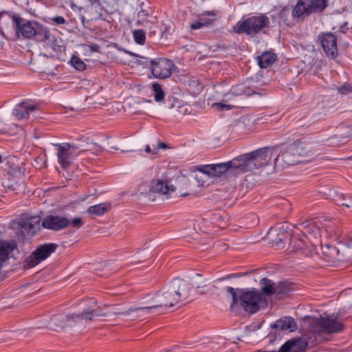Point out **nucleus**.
I'll return each mask as SVG.
<instances>
[{"instance_id":"obj_8","label":"nucleus","mask_w":352,"mask_h":352,"mask_svg":"<svg viewBox=\"0 0 352 352\" xmlns=\"http://www.w3.org/2000/svg\"><path fill=\"white\" fill-rule=\"evenodd\" d=\"M270 20L268 17L264 14H260L239 21L233 28V30L237 34L245 33L249 36H254L268 26Z\"/></svg>"},{"instance_id":"obj_56","label":"nucleus","mask_w":352,"mask_h":352,"mask_svg":"<svg viewBox=\"0 0 352 352\" xmlns=\"http://www.w3.org/2000/svg\"><path fill=\"white\" fill-rule=\"evenodd\" d=\"M145 151L146 153H151L153 154H156L157 153V148H155L153 149V151H151L150 146L148 145H147L145 148Z\"/></svg>"},{"instance_id":"obj_62","label":"nucleus","mask_w":352,"mask_h":352,"mask_svg":"<svg viewBox=\"0 0 352 352\" xmlns=\"http://www.w3.org/2000/svg\"><path fill=\"white\" fill-rule=\"evenodd\" d=\"M92 302L95 305V306H96L97 302L96 300H92Z\"/></svg>"},{"instance_id":"obj_64","label":"nucleus","mask_w":352,"mask_h":352,"mask_svg":"<svg viewBox=\"0 0 352 352\" xmlns=\"http://www.w3.org/2000/svg\"><path fill=\"white\" fill-rule=\"evenodd\" d=\"M2 162V157L1 155H0V163Z\"/></svg>"},{"instance_id":"obj_29","label":"nucleus","mask_w":352,"mask_h":352,"mask_svg":"<svg viewBox=\"0 0 352 352\" xmlns=\"http://www.w3.org/2000/svg\"><path fill=\"white\" fill-rule=\"evenodd\" d=\"M288 227L286 228L283 226L279 228L278 232L276 233V237L273 238V232H276V230H274L271 228L267 233V235L270 238H271L272 241L276 244H279L280 243H285L288 236L290 235V233L287 232Z\"/></svg>"},{"instance_id":"obj_42","label":"nucleus","mask_w":352,"mask_h":352,"mask_svg":"<svg viewBox=\"0 0 352 352\" xmlns=\"http://www.w3.org/2000/svg\"><path fill=\"white\" fill-rule=\"evenodd\" d=\"M133 37L135 41L140 45H143L145 42V32L142 30H135Z\"/></svg>"},{"instance_id":"obj_6","label":"nucleus","mask_w":352,"mask_h":352,"mask_svg":"<svg viewBox=\"0 0 352 352\" xmlns=\"http://www.w3.org/2000/svg\"><path fill=\"white\" fill-rule=\"evenodd\" d=\"M180 302L177 292L173 289L171 281L161 290L157 292L151 298L150 305L131 308L127 311L120 313L124 316H128L131 312L142 311L146 314H151L153 310L162 307H173Z\"/></svg>"},{"instance_id":"obj_55","label":"nucleus","mask_w":352,"mask_h":352,"mask_svg":"<svg viewBox=\"0 0 352 352\" xmlns=\"http://www.w3.org/2000/svg\"><path fill=\"white\" fill-rule=\"evenodd\" d=\"M287 12H289V9L285 8L280 13V19H283L284 16L286 15Z\"/></svg>"},{"instance_id":"obj_9","label":"nucleus","mask_w":352,"mask_h":352,"mask_svg":"<svg viewBox=\"0 0 352 352\" xmlns=\"http://www.w3.org/2000/svg\"><path fill=\"white\" fill-rule=\"evenodd\" d=\"M327 6V0H298L292 9V17L302 19L311 12L322 11Z\"/></svg>"},{"instance_id":"obj_14","label":"nucleus","mask_w":352,"mask_h":352,"mask_svg":"<svg viewBox=\"0 0 352 352\" xmlns=\"http://www.w3.org/2000/svg\"><path fill=\"white\" fill-rule=\"evenodd\" d=\"M339 250L334 246L329 244L325 245V249L322 250V256L315 252L311 254V257L316 262L315 265L318 267L331 265L338 260Z\"/></svg>"},{"instance_id":"obj_50","label":"nucleus","mask_w":352,"mask_h":352,"mask_svg":"<svg viewBox=\"0 0 352 352\" xmlns=\"http://www.w3.org/2000/svg\"><path fill=\"white\" fill-rule=\"evenodd\" d=\"M252 181L251 182H249L248 179L247 178H245L243 180V182H242V185L244 186L245 185L246 186V188H252L254 186V185L255 184V181L253 177L251 178Z\"/></svg>"},{"instance_id":"obj_61","label":"nucleus","mask_w":352,"mask_h":352,"mask_svg":"<svg viewBox=\"0 0 352 352\" xmlns=\"http://www.w3.org/2000/svg\"><path fill=\"white\" fill-rule=\"evenodd\" d=\"M175 107V104H171L170 106L169 107L170 109H173Z\"/></svg>"},{"instance_id":"obj_20","label":"nucleus","mask_w":352,"mask_h":352,"mask_svg":"<svg viewBox=\"0 0 352 352\" xmlns=\"http://www.w3.org/2000/svg\"><path fill=\"white\" fill-rule=\"evenodd\" d=\"M289 248L291 252H300L305 256H311V254H312L311 245L307 244L303 238L297 237L295 234H293L290 239Z\"/></svg>"},{"instance_id":"obj_12","label":"nucleus","mask_w":352,"mask_h":352,"mask_svg":"<svg viewBox=\"0 0 352 352\" xmlns=\"http://www.w3.org/2000/svg\"><path fill=\"white\" fill-rule=\"evenodd\" d=\"M151 72L156 78L164 79L172 74L173 62L167 58H158L151 60Z\"/></svg>"},{"instance_id":"obj_33","label":"nucleus","mask_w":352,"mask_h":352,"mask_svg":"<svg viewBox=\"0 0 352 352\" xmlns=\"http://www.w3.org/2000/svg\"><path fill=\"white\" fill-rule=\"evenodd\" d=\"M333 200L338 206L352 209V197L349 195L336 192L333 195Z\"/></svg>"},{"instance_id":"obj_16","label":"nucleus","mask_w":352,"mask_h":352,"mask_svg":"<svg viewBox=\"0 0 352 352\" xmlns=\"http://www.w3.org/2000/svg\"><path fill=\"white\" fill-rule=\"evenodd\" d=\"M70 221L65 217L49 214L42 221L44 228L54 231L60 230L69 226Z\"/></svg>"},{"instance_id":"obj_2","label":"nucleus","mask_w":352,"mask_h":352,"mask_svg":"<svg viewBox=\"0 0 352 352\" xmlns=\"http://www.w3.org/2000/svg\"><path fill=\"white\" fill-rule=\"evenodd\" d=\"M13 21L18 37L32 38L37 42L45 43L55 52L61 50V45H58L57 38L47 27L36 21H28L16 16H13Z\"/></svg>"},{"instance_id":"obj_54","label":"nucleus","mask_w":352,"mask_h":352,"mask_svg":"<svg viewBox=\"0 0 352 352\" xmlns=\"http://www.w3.org/2000/svg\"><path fill=\"white\" fill-rule=\"evenodd\" d=\"M70 6L73 10H78L79 12H81V11H82L84 9L82 7H78L74 2H71Z\"/></svg>"},{"instance_id":"obj_30","label":"nucleus","mask_w":352,"mask_h":352,"mask_svg":"<svg viewBox=\"0 0 352 352\" xmlns=\"http://www.w3.org/2000/svg\"><path fill=\"white\" fill-rule=\"evenodd\" d=\"M260 285L261 287L258 292L261 293V296H270L275 294L276 285H275L273 280L266 277L263 278L260 280Z\"/></svg>"},{"instance_id":"obj_7","label":"nucleus","mask_w":352,"mask_h":352,"mask_svg":"<svg viewBox=\"0 0 352 352\" xmlns=\"http://www.w3.org/2000/svg\"><path fill=\"white\" fill-rule=\"evenodd\" d=\"M176 188L173 185H168V180L155 178L148 184H142L139 186L138 191L141 195L153 201L159 197H164L168 199Z\"/></svg>"},{"instance_id":"obj_11","label":"nucleus","mask_w":352,"mask_h":352,"mask_svg":"<svg viewBox=\"0 0 352 352\" xmlns=\"http://www.w3.org/2000/svg\"><path fill=\"white\" fill-rule=\"evenodd\" d=\"M222 177H190L188 179L190 191L182 195H186L201 192L204 189L210 188L212 190L218 182H221Z\"/></svg>"},{"instance_id":"obj_10","label":"nucleus","mask_w":352,"mask_h":352,"mask_svg":"<svg viewBox=\"0 0 352 352\" xmlns=\"http://www.w3.org/2000/svg\"><path fill=\"white\" fill-rule=\"evenodd\" d=\"M58 247L56 243H45L38 246L25 260V268H32L48 258Z\"/></svg>"},{"instance_id":"obj_51","label":"nucleus","mask_w":352,"mask_h":352,"mask_svg":"<svg viewBox=\"0 0 352 352\" xmlns=\"http://www.w3.org/2000/svg\"><path fill=\"white\" fill-rule=\"evenodd\" d=\"M202 27H204V26H203L202 23L200 19L198 21L195 22L190 25V28L192 30H197V29L201 28Z\"/></svg>"},{"instance_id":"obj_3","label":"nucleus","mask_w":352,"mask_h":352,"mask_svg":"<svg viewBox=\"0 0 352 352\" xmlns=\"http://www.w3.org/2000/svg\"><path fill=\"white\" fill-rule=\"evenodd\" d=\"M295 228L300 231L302 236L305 238L313 248L321 244V237H336L338 230L335 225L326 217H316L298 223Z\"/></svg>"},{"instance_id":"obj_34","label":"nucleus","mask_w":352,"mask_h":352,"mask_svg":"<svg viewBox=\"0 0 352 352\" xmlns=\"http://www.w3.org/2000/svg\"><path fill=\"white\" fill-rule=\"evenodd\" d=\"M110 208V205L105 203L91 206L87 209V213L93 217L102 216L106 213Z\"/></svg>"},{"instance_id":"obj_5","label":"nucleus","mask_w":352,"mask_h":352,"mask_svg":"<svg viewBox=\"0 0 352 352\" xmlns=\"http://www.w3.org/2000/svg\"><path fill=\"white\" fill-rule=\"evenodd\" d=\"M226 291L232 296L230 309H233L238 303L248 313L253 314L260 309V303H267L266 298L261 296V293L254 289H248L227 287Z\"/></svg>"},{"instance_id":"obj_15","label":"nucleus","mask_w":352,"mask_h":352,"mask_svg":"<svg viewBox=\"0 0 352 352\" xmlns=\"http://www.w3.org/2000/svg\"><path fill=\"white\" fill-rule=\"evenodd\" d=\"M242 94H245L250 96V91H241L238 92L236 88H233L230 92L223 96V98L219 102H215L212 104V107H217L220 111L230 110L235 107H237L239 103L236 101V97Z\"/></svg>"},{"instance_id":"obj_1","label":"nucleus","mask_w":352,"mask_h":352,"mask_svg":"<svg viewBox=\"0 0 352 352\" xmlns=\"http://www.w3.org/2000/svg\"><path fill=\"white\" fill-rule=\"evenodd\" d=\"M298 162L300 159L290 144L284 151L278 147H263L240 155L227 162L192 166L188 170H179L176 175L186 176L199 172L208 176H222L225 173L267 176L280 174L284 169Z\"/></svg>"},{"instance_id":"obj_47","label":"nucleus","mask_w":352,"mask_h":352,"mask_svg":"<svg viewBox=\"0 0 352 352\" xmlns=\"http://www.w3.org/2000/svg\"><path fill=\"white\" fill-rule=\"evenodd\" d=\"M247 273H244V274H242V273H236V274H230L226 276H223V277H221V278H219L217 280V281H223V280H229V279H231V278H239V277H241L243 276H245Z\"/></svg>"},{"instance_id":"obj_32","label":"nucleus","mask_w":352,"mask_h":352,"mask_svg":"<svg viewBox=\"0 0 352 352\" xmlns=\"http://www.w3.org/2000/svg\"><path fill=\"white\" fill-rule=\"evenodd\" d=\"M276 54L271 52H263L261 56H257L258 64L261 68H267L276 60Z\"/></svg>"},{"instance_id":"obj_40","label":"nucleus","mask_w":352,"mask_h":352,"mask_svg":"<svg viewBox=\"0 0 352 352\" xmlns=\"http://www.w3.org/2000/svg\"><path fill=\"white\" fill-rule=\"evenodd\" d=\"M70 62L72 65L78 71H82L86 67L85 63L76 56L73 55Z\"/></svg>"},{"instance_id":"obj_21","label":"nucleus","mask_w":352,"mask_h":352,"mask_svg":"<svg viewBox=\"0 0 352 352\" xmlns=\"http://www.w3.org/2000/svg\"><path fill=\"white\" fill-rule=\"evenodd\" d=\"M307 342L301 338H295L287 341L277 352H305Z\"/></svg>"},{"instance_id":"obj_59","label":"nucleus","mask_w":352,"mask_h":352,"mask_svg":"<svg viewBox=\"0 0 352 352\" xmlns=\"http://www.w3.org/2000/svg\"><path fill=\"white\" fill-rule=\"evenodd\" d=\"M205 14L208 16H215V14L214 13L213 11H208V12H205Z\"/></svg>"},{"instance_id":"obj_49","label":"nucleus","mask_w":352,"mask_h":352,"mask_svg":"<svg viewBox=\"0 0 352 352\" xmlns=\"http://www.w3.org/2000/svg\"><path fill=\"white\" fill-rule=\"evenodd\" d=\"M51 20L56 25H62L65 23V19L60 16L53 17L51 19Z\"/></svg>"},{"instance_id":"obj_27","label":"nucleus","mask_w":352,"mask_h":352,"mask_svg":"<svg viewBox=\"0 0 352 352\" xmlns=\"http://www.w3.org/2000/svg\"><path fill=\"white\" fill-rule=\"evenodd\" d=\"M24 184L21 177H2L1 185L10 190L18 192L24 189Z\"/></svg>"},{"instance_id":"obj_43","label":"nucleus","mask_w":352,"mask_h":352,"mask_svg":"<svg viewBox=\"0 0 352 352\" xmlns=\"http://www.w3.org/2000/svg\"><path fill=\"white\" fill-rule=\"evenodd\" d=\"M26 219L29 221V223H31V224H32V227L36 231L38 229H39L40 222H41L40 217L33 216V217L26 218Z\"/></svg>"},{"instance_id":"obj_36","label":"nucleus","mask_w":352,"mask_h":352,"mask_svg":"<svg viewBox=\"0 0 352 352\" xmlns=\"http://www.w3.org/2000/svg\"><path fill=\"white\" fill-rule=\"evenodd\" d=\"M19 226L23 238L26 236H33L36 233V230L33 228L32 224L29 223L26 219H23L19 221Z\"/></svg>"},{"instance_id":"obj_48","label":"nucleus","mask_w":352,"mask_h":352,"mask_svg":"<svg viewBox=\"0 0 352 352\" xmlns=\"http://www.w3.org/2000/svg\"><path fill=\"white\" fill-rule=\"evenodd\" d=\"M148 16V12L144 10H142L138 13V16L139 19L142 21H146ZM140 21H139V22Z\"/></svg>"},{"instance_id":"obj_35","label":"nucleus","mask_w":352,"mask_h":352,"mask_svg":"<svg viewBox=\"0 0 352 352\" xmlns=\"http://www.w3.org/2000/svg\"><path fill=\"white\" fill-rule=\"evenodd\" d=\"M293 291V285L287 282H280L276 285V293L278 297L283 298L289 294V292Z\"/></svg>"},{"instance_id":"obj_26","label":"nucleus","mask_w":352,"mask_h":352,"mask_svg":"<svg viewBox=\"0 0 352 352\" xmlns=\"http://www.w3.org/2000/svg\"><path fill=\"white\" fill-rule=\"evenodd\" d=\"M36 108L35 105L30 104L28 102H22L14 107L12 115L19 120L25 119Z\"/></svg>"},{"instance_id":"obj_46","label":"nucleus","mask_w":352,"mask_h":352,"mask_svg":"<svg viewBox=\"0 0 352 352\" xmlns=\"http://www.w3.org/2000/svg\"><path fill=\"white\" fill-rule=\"evenodd\" d=\"M83 224L84 222L81 217H76L74 219H72L69 223V225L77 229L81 228L83 226Z\"/></svg>"},{"instance_id":"obj_19","label":"nucleus","mask_w":352,"mask_h":352,"mask_svg":"<svg viewBox=\"0 0 352 352\" xmlns=\"http://www.w3.org/2000/svg\"><path fill=\"white\" fill-rule=\"evenodd\" d=\"M171 283L180 302L185 301L190 297L192 289V284H190V283L187 282L184 279L179 278L173 279L171 280Z\"/></svg>"},{"instance_id":"obj_13","label":"nucleus","mask_w":352,"mask_h":352,"mask_svg":"<svg viewBox=\"0 0 352 352\" xmlns=\"http://www.w3.org/2000/svg\"><path fill=\"white\" fill-rule=\"evenodd\" d=\"M317 324L327 333H338L344 331L345 324L338 319L337 315H331L317 319Z\"/></svg>"},{"instance_id":"obj_22","label":"nucleus","mask_w":352,"mask_h":352,"mask_svg":"<svg viewBox=\"0 0 352 352\" xmlns=\"http://www.w3.org/2000/svg\"><path fill=\"white\" fill-rule=\"evenodd\" d=\"M5 170L12 176L25 175L26 172L25 164L16 157L8 159L5 164Z\"/></svg>"},{"instance_id":"obj_53","label":"nucleus","mask_w":352,"mask_h":352,"mask_svg":"<svg viewBox=\"0 0 352 352\" xmlns=\"http://www.w3.org/2000/svg\"><path fill=\"white\" fill-rule=\"evenodd\" d=\"M200 20L202 23L203 26L208 25L214 21L213 19H205V18L200 19Z\"/></svg>"},{"instance_id":"obj_44","label":"nucleus","mask_w":352,"mask_h":352,"mask_svg":"<svg viewBox=\"0 0 352 352\" xmlns=\"http://www.w3.org/2000/svg\"><path fill=\"white\" fill-rule=\"evenodd\" d=\"M337 90L342 95L351 93L352 92V84L344 83L342 86L338 87Z\"/></svg>"},{"instance_id":"obj_31","label":"nucleus","mask_w":352,"mask_h":352,"mask_svg":"<svg viewBox=\"0 0 352 352\" xmlns=\"http://www.w3.org/2000/svg\"><path fill=\"white\" fill-rule=\"evenodd\" d=\"M292 146L298 158L300 159V162L303 157L310 155L311 150L309 144L300 142H296L292 144Z\"/></svg>"},{"instance_id":"obj_45","label":"nucleus","mask_w":352,"mask_h":352,"mask_svg":"<svg viewBox=\"0 0 352 352\" xmlns=\"http://www.w3.org/2000/svg\"><path fill=\"white\" fill-rule=\"evenodd\" d=\"M190 107L188 104L177 106V112L179 115H187L190 113Z\"/></svg>"},{"instance_id":"obj_38","label":"nucleus","mask_w":352,"mask_h":352,"mask_svg":"<svg viewBox=\"0 0 352 352\" xmlns=\"http://www.w3.org/2000/svg\"><path fill=\"white\" fill-rule=\"evenodd\" d=\"M228 219V214L223 212L214 214V217L212 218L213 223L221 229H223L227 226Z\"/></svg>"},{"instance_id":"obj_4","label":"nucleus","mask_w":352,"mask_h":352,"mask_svg":"<svg viewBox=\"0 0 352 352\" xmlns=\"http://www.w3.org/2000/svg\"><path fill=\"white\" fill-rule=\"evenodd\" d=\"M57 147L58 162L61 168L65 171L67 175H87L88 173L83 172L82 168L73 162V156L76 155L74 151L80 150V152L90 151L94 148L95 144L87 143L86 144H70L69 143L55 144Z\"/></svg>"},{"instance_id":"obj_28","label":"nucleus","mask_w":352,"mask_h":352,"mask_svg":"<svg viewBox=\"0 0 352 352\" xmlns=\"http://www.w3.org/2000/svg\"><path fill=\"white\" fill-rule=\"evenodd\" d=\"M51 321L54 327L60 328L72 327L74 324H75V323H74V314L68 315H54L52 318Z\"/></svg>"},{"instance_id":"obj_60","label":"nucleus","mask_w":352,"mask_h":352,"mask_svg":"<svg viewBox=\"0 0 352 352\" xmlns=\"http://www.w3.org/2000/svg\"><path fill=\"white\" fill-rule=\"evenodd\" d=\"M256 352H277V351H261V350H259V351H257Z\"/></svg>"},{"instance_id":"obj_41","label":"nucleus","mask_w":352,"mask_h":352,"mask_svg":"<svg viewBox=\"0 0 352 352\" xmlns=\"http://www.w3.org/2000/svg\"><path fill=\"white\" fill-rule=\"evenodd\" d=\"M202 276L199 274H196L192 278V287H195L197 290L200 288H204L206 286V281L201 280Z\"/></svg>"},{"instance_id":"obj_39","label":"nucleus","mask_w":352,"mask_h":352,"mask_svg":"<svg viewBox=\"0 0 352 352\" xmlns=\"http://www.w3.org/2000/svg\"><path fill=\"white\" fill-rule=\"evenodd\" d=\"M152 89L154 91V98L156 102H160L164 98V92L162 90V86L158 82H153L152 84Z\"/></svg>"},{"instance_id":"obj_18","label":"nucleus","mask_w":352,"mask_h":352,"mask_svg":"<svg viewBox=\"0 0 352 352\" xmlns=\"http://www.w3.org/2000/svg\"><path fill=\"white\" fill-rule=\"evenodd\" d=\"M90 5L87 6L82 10L86 16L82 13L80 14V18L81 19L82 23L85 25L86 16L87 17V22L89 21H94L99 19L102 17L101 13V4L100 0H90Z\"/></svg>"},{"instance_id":"obj_17","label":"nucleus","mask_w":352,"mask_h":352,"mask_svg":"<svg viewBox=\"0 0 352 352\" xmlns=\"http://www.w3.org/2000/svg\"><path fill=\"white\" fill-rule=\"evenodd\" d=\"M323 50L328 56L335 58L338 56L337 38L332 33H325L319 36Z\"/></svg>"},{"instance_id":"obj_52","label":"nucleus","mask_w":352,"mask_h":352,"mask_svg":"<svg viewBox=\"0 0 352 352\" xmlns=\"http://www.w3.org/2000/svg\"><path fill=\"white\" fill-rule=\"evenodd\" d=\"M87 46L90 49V51L92 52H98L100 51V46L97 44H90L87 45Z\"/></svg>"},{"instance_id":"obj_25","label":"nucleus","mask_w":352,"mask_h":352,"mask_svg":"<svg viewBox=\"0 0 352 352\" xmlns=\"http://www.w3.org/2000/svg\"><path fill=\"white\" fill-rule=\"evenodd\" d=\"M272 329H279L281 331L288 330L293 332L297 329L296 320L290 316L283 317L270 325Z\"/></svg>"},{"instance_id":"obj_23","label":"nucleus","mask_w":352,"mask_h":352,"mask_svg":"<svg viewBox=\"0 0 352 352\" xmlns=\"http://www.w3.org/2000/svg\"><path fill=\"white\" fill-rule=\"evenodd\" d=\"M104 314L102 313L99 307H89L85 309L80 314H74V323H80L85 320V322L92 320L95 317L104 316Z\"/></svg>"},{"instance_id":"obj_57","label":"nucleus","mask_w":352,"mask_h":352,"mask_svg":"<svg viewBox=\"0 0 352 352\" xmlns=\"http://www.w3.org/2000/svg\"><path fill=\"white\" fill-rule=\"evenodd\" d=\"M267 337L270 339L271 341H273L276 338V333L274 332H270Z\"/></svg>"},{"instance_id":"obj_58","label":"nucleus","mask_w":352,"mask_h":352,"mask_svg":"<svg viewBox=\"0 0 352 352\" xmlns=\"http://www.w3.org/2000/svg\"><path fill=\"white\" fill-rule=\"evenodd\" d=\"M168 148V145L164 142H159L158 146L156 148H157V151L159 148Z\"/></svg>"},{"instance_id":"obj_37","label":"nucleus","mask_w":352,"mask_h":352,"mask_svg":"<svg viewBox=\"0 0 352 352\" xmlns=\"http://www.w3.org/2000/svg\"><path fill=\"white\" fill-rule=\"evenodd\" d=\"M14 249V246L7 242L0 243V264L8 258L9 254Z\"/></svg>"},{"instance_id":"obj_63","label":"nucleus","mask_w":352,"mask_h":352,"mask_svg":"<svg viewBox=\"0 0 352 352\" xmlns=\"http://www.w3.org/2000/svg\"><path fill=\"white\" fill-rule=\"evenodd\" d=\"M284 23H285L286 24H289V23L287 22V21L286 19H284L283 20Z\"/></svg>"},{"instance_id":"obj_24","label":"nucleus","mask_w":352,"mask_h":352,"mask_svg":"<svg viewBox=\"0 0 352 352\" xmlns=\"http://www.w3.org/2000/svg\"><path fill=\"white\" fill-rule=\"evenodd\" d=\"M343 132H340L338 134L327 138L325 143L328 146H338L341 144L346 142V139L351 135V129L348 126H342L340 127Z\"/></svg>"}]
</instances>
